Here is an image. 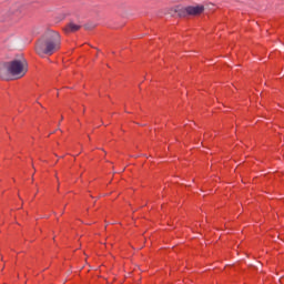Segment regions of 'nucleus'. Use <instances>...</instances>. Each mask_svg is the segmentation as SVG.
<instances>
[{"mask_svg": "<svg viewBox=\"0 0 284 284\" xmlns=\"http://www.w3.org/2000/svg\"><path fill=\"white\" fill-rule=\"evenodd\" d=\"M204 136H207V133H205V135Z\"/></svg>", "mask_w": 284, "mask_h": 284, "instance_id": "6", "label": "nucleus"}, {"mask_svg": "<svg viewBox=\"0 0 284 284\" xmlns=\"http://www.w3.org/2000/svg\"><path fill=\"white\" fill-rule=\"evenodd\" d=\"M61 50V34L57 31H49L36 44V52L39 57H52Z\"/></svg>", "mask_w": 284, "mask_h": 284, "instance_id": "1", "label": "nucleus"}, {"mask_svg": "<svg viewBox=\"0 0 284 284\" xmlns=\"http://www.w3.org/2000/svg\"><path fill=\"white\" fill-rule=\"evenodd\" d=\"M178 10H179V9L175 7V8H174V12H178Z\"/></svg>", "mask_w": 284, "mask_h": 284, "instance_id": "5", "label": "nucleus"}, {"mask_svg": "<svg viewBox=\"0 0 284 284\" xmlns=\"http://www.w3.org/2000/svg\"><path fill=\"white\" fill-rule=\"evenodd\" d=\"M7 71L14 79H22L24 74H28V61L26 60H13L7 63Z\"/></svg>", "mask_w": 284, "mask_h": 284, "instance_id": "2", "label": "nucleus"}, {"mask_svg": "<svg viewBox=\"0 0 284 284\" xmlns=\"http://www.w3.org/2000/svg\"><path fill=\"white\" fill-rule=\"evenodd\" d=\"M203 12H205V6L203 4H199V6H189L184 9H180L179 11V17H187V14L190 17H201V14H203Z\"/></svg>", "mask_w": 284, "mask_h": 284, "instance_id": "3", "label": "nucleus"}, {"mask_svg": "<svg viewBox=\"0 0 284 284\" xmlns=\"http://www.w3.org/2000/svg\"><path fill=\"white\" fill-rule=\"evenodd\" d=\"M80 29H81V26L71 22L65 27L64 30L65 32H78V30Z\"/></svg>", "mask_w": 284, "mask_h": 284, "instance_id": "4", "label": "nucleus"}]
</instances>
